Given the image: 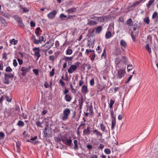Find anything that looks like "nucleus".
<instances>
[{
  "instance_id": "f257e3e1",
  "label": "nucleus",
  "mask_w": 158,
  "mask_h": 158,
  "mask_svg": "<svg viewBox=\"0 0 158 158\" xmlns=\"http://www.w3.org/2000/svg\"><path fill=\"white\" fill-rule=\"evenodd\" d=\"M70 113V110L69 108H65L63 111V116L62 117V119L63 121L66 120L68 118V116Z\"/></svg>"
},
{
  "instance_id": "f03ea898",
  "label": "nucleus",
  "mask_w": 158,
  "mask_h": 158,
  "mask_svg": "<svg viewBox=\"0 0 158 158\" xmlns=\"http://www.w3.org/2000/svg\"><path fill=\"white\" fill-rule=\"evenodd\" d=\"M125 73V70L124 69H121L118 70V73L116 74V77L118 79H121L123 77Z\"/></svg>"
},
{
  "instance_id": "7ed1b4c3",
  "label": "nucleus",
  "mask_w": 158,
  "mask_h": 158,
  "mask_svg": "<svg viewBox=\"0 0 158 158\" xmlns=\"http://www.w3.org/2000/svg\"><path fill=\"white\" fill-rule=\"evenodd\" d=\"M32 50L34 52L35 56L37 57L36 60H38V59L40 56L41 55L40 54V49L39 48L35 47L32 49Z\"/></svg>"
},
{
  "instance_id": "20e7f679",
  "label": "nucleus",
  "mask_w": 158,
  "mask_h": 158,
  "mask_svg": "<svg viewBox=\"0 0 158 158\" xmlns=\"http://www.w3.org/2000/svg\"><path fill=\"white\" fill-rule=\"evenodd\" d=\"M30 69V67H22L21 68V71L22 72V75L23 76H25L27 73L28 72Z\"/></svg>"
},
{
  "instance_id": "39448f33",
  "label": "nucleus",
  "mask_w": 158,
  "mask_h": 158,
  "mask_svg": "<svg viewBox=\"0 0 158 158\" xmlns=\"http://www.w3.org/2000/svg\"><path fill=\"white\" fill-rule=\"evenodd\" d=\"M77 66L75 65H71L68 70V72L69 74L72 73L77 69Z\"/></svg>"
},
{
  "instance_id": "423d86ee",
  "label": "nucleus",
  "mask_w": 158,
  "mask_h": 158,
  "mask_svg": "<svg viewBox=\"0 0 158 158\" xmlns=\"http://www.w3.org/2000/svg\"><path fill=\"white\" fill-rule=\"evenodd\" d=\"M56 14V10H54L48 14L47 16L50 19H52L55 17Z\"/></svg>"
},
{
  "instance_id": "0eeeda50",
  "label": "nucleus",
  "mask_w": 158,
  "mask_h": 158,
  "mask_svg": "<svg viewBox=\"0 0 158 158\" xmlns=\"http://www.w3.org/2000/svg\"><path fill=\"white\" fill-rule=\"evenodd\" d=\"M62 141L64 142V143L68 146H70L71 145L72 140L71 139L66 140V139H62Z\"/></svg>"
},
{
  "instance_id": "6e6552de",
  "label": "nucleus",
  "mask_w": 158,
  "mask_h": 158,
  "mask_svg": "<svg viewBox=\"0 0 158 158\" xmlns=\"http://www.w3.org/2000/svg\"><path fill=\"white\" fill-rule=\"evenodd\" d=\"M126 23L129 27L132 26L134 24L131 18L129 19L127 21Z\"/></svg>"
},
{
  "instance_id": "1a4fd4ad",
  "label": "nucleus",
  "mask_w": 158,
  "mask_h": 158,
  "mask_svg": "<svg viewBox=\"0 0 158 158\" xmlns=\"http://www.w3.org/2000/svg\"><path fill=\"white\" fill-rule=\"evenodd\" d=\"M0 13L1 15L9 19L10 17V15L6 11H0Z\"/></svg>"
},
{
  "instance_id": "9d476101",
  "label": "nucleus",
  "mask_w": 158,
  "mask_h": 158,
  "mask_svg": "<svg viewBox=\"0 0 158 158\" xmlns=\"http://www.w3.org/2000/svg\"><path fill=\"white\" fill-rule=\"evenodd\" d=\"M29 11V9L26 7H21L19 10V11L21 14L26 13Z\"/></svg>"
},
{
  "instance_id": "9b49d317",
  "label": "nucleus",
  "mask_w": 158,
  "mask_h": 158,
  "mask_svg": "<svg viewBox=\"0 0 158 158\" xmlns=\"http://www.w3.org/2000/svg\"><path fill=\"white\" fill-rule=\"evenodd\" d=\"M76 9L75 8L73 7L70 8L67 10H66V11L68 13V14H72L75 12L76 11Z\"/></svg>"
},
{
  "instance_id": "f8f14e48",
  "label": "nucleus",
  "mask_w": 158,
  "mask_h": 158,
  "mask_svg": "<svg viewBox=\"0 0 158 158\" xmlns=\"http://www.w3.org/2000/svg\"><path fill=\"white\" fill-rule=\"evenodd\" d=\"M93 133L97 135L100 136L101 137L102 136V134L100 131H98L97 130L95 129L93 131Z\"/></svg>"
},
{
  "instance_id": "ddd939ff",
  "label": "nucleus",
  "mask_w": 158,
  "mask_h": 158,
  "mask_svg": "<svg viewBox=\"0 0 158 158\" xmlns=\"http://www.w3.org/2000/svg\"><path fill=\"white\" fill-rule=\"evenodd\" d=\"M120 44L122 46V48L123 49V48H126L127 46V44L126 42L123 40H121L120 42Z\"/></svg>"
},
{
  "instance_id": "4468645a",
  "label": "nucleus",
  "mask_w": 158,
  "mask_h": 158,
  "mask_svg": "<svg viewBox=\"0 0 158 158\" xmlns=\"http://www.w3.org/2000/svg\"><path fill=\"white\" fill-rule=\"evenodd\" d=\"M81 91L84 94H86L88 92L87 87L85 85H83L81 88Z\"/></svg>"
},
{
  "instance_id": "2eb2a0df",
  "label": "nucleus",
  "mask_w": 158,
  "mask_h": 158,
  "mask_svg": "<svg viewBox=\"0 0 158 158\" xmlns=\"http://www.w3.org/2000/svg\"><path fill=\"white\" fill-rule=\"evenodd\" d=\"M102 30V27L101 26H98L95 30V32L97 34L100 33Z\"/></svg>"
},
{
  "instance_id": "dca6fc26",
  "label": "nucleus",
  "mask_w": 158,
  "mask_h": 158,
  "mask_svg": "<svg viewBox=\"0 0 158 158\" xmlns=\"http://www.w3.org/2000/svg\"><path fill=\"white\" fill-rule=\"evenodd\" d=\"M131 28L133 29V31H135L139 30V27L137 24L136 23H134V24L131 27Z\"/></svg>"
},
{
  "instance_id": "f3484780",
  "label": "nucleus",
  "mask_w": 158,
  "mask_h": 158,
  "mask_svg": "<svg viewBox=\"0 0 158 158\" xmlns=\"http://www.w3.org/2000/svg\"><path fill=\"white\" fill-rule=\"evenodd\" d=\"M97 19L101 22H103L104 21L105 19H106L107 17L106 16H103L100 17H97Z\"/></svg>"
},
{
  "instance_id": "a211bd4d",
  "label": "nucleus",
  "mask_w": 158,
  "mask_h": 158,
  "mask_svg": "<svg viewBox=\"0 0 158 158\" xmlns=\"http://www.w3.org/2000/svg\"><path fill=\"white\" fill-rule=\"evenodd\" d=\"M65 99L68 102H70L72 98L69 94H66L64 97Z\"/></svg>"
},
{
  "instance_id": "6ab92c4d",
  "label": "nucleus",
  "mask_w": 158,
  "mask_h": 158,
  "mask_svg": "<svg viewBox=\"0 0 158 158\" xmlns=\"http://www.w3.org/2000/svg\"><path fill=\"white\" fill-rule=\"evenodd\" d=\"M112 36L111 33L110 31H107L105 34V37L106 39L110 38Z\"/></svg>"
},
{
  "instance_id": "aec40b11",
  "label": "nucleus",
  "mask_w": 158,
  "mask_h": 158,
  "mask_svg": "<svg viewBox=\"0 0 158 158\" xmlns=\"http://www.w3.org/2000/svg\"><path fill=\"white\" fill-rule=\"evenodd\" d=\"M4 75L6 76V77H7L9 78H13L14 77V74L12 73H5L4 74Z\"/></svg>"
},
{
  "instance_id": "412c9836",
  "label": "nucleus",
  "mask_w": 158,
  "mask_h": 158,
  "mask_svg": "<svg viewBox=\"0 0 158 158\" xmlns=\"http://www.w3.org/2000/svg\"><path fill=\"white\" fill-rule=\"evenodd\" d=\"M41 32V30L40 27H37L35 31V33L36 35V36H38L40 35V32Z\"/></svg>"
},
{
  "instance_id": "4be33fe9",
  "label": "nucleus",
  "mask_w": 158,
  "mask_h": 158,
  "mask_svg": "<svg viewBox=\"0 0 158 158\" xmlns=\"http://www.w3.org/2000/svg\"><path fill=\"white\" fill-rule=\"evenodd\" d=\"M83 133L86 135H89L90 134L89 127H88L86 129L83 130Z\"/></svg>"
},
{
  "instance_id": "5701e85b",
  "label": "nucleus",
  "mask_w": 158,
  "mask_h": 158,
  "mask_svg": "<svg viewBox=\"0 0 158 158\" xmlns=\"http://www.w3.org/2000/svg\"><path fill=\"white\" fill-rule=\"evenodd\" d=\"M49 42H46L44 45L43 46V47H44L45 48H47V49L46 50V51H47V50L49 49H50L51 47H52V46H50V45H49Z\"/></svg>"
},
{
  "instance_id": "b1692460",
  "label": "nucleus",
  "mask_w": 158,
  "mask_h": 158,
  "mask_svg": "<svg viewBox=\"0 0 158 158\" xmlns=\"http://www.w3.org/2000/svg\"><path fill=\"white\" fill-rule=\"evenodd\" d=\"M9 78H8L7 77H6V76L4 75V83L6 84H8L10 83V81L9 80Z\"/></svg>"
},
{
  "instance_id": "393cba45",
  "label": "nucleus",
  "mask_w": 158,
  "mask_h": 158,
  "mask_svg": "<svg viewBox=\"0 0 158 158\" xmlns=\"http://www.w3.org/2000/svg\"><path fill=\"white\" fill-rule=\"evenodd\" d=\"M143 0H139V1H136L131 6L133 8H135Z\"/></svg>"
},
{
  "instance_id": "a878e982",
  "label": "nucleus",
  "mask_w": 158,
  "mask_h": 158,
  "mask_svg": "<svg viewBox=\"0 0 158 158\" xmlns=\"http://www.w3.org/2000/svg\"><path fill=\"white\" fill-rule=\"evenodd\" d=\"M74 144V148L75 150H77L78 148V147L77 144V141L76 140H75L73 141Z\"/></svg>"
},
{
  "instance_id": "bb28decb",
  "label": "nucleus",
  "mask_w": 158,
  "mask_h": 158,
  "mask_svg": "<svg viewBox=\"0 0 158 158\" xmlns=\"http://www.w3.org/2000/svg\"><path fill=\"white\" fill-rule=\"evenodd\" d=\"M10 43L12 44L16 45L18 43L17 40H15L14 39H12L10 40Z\"/></svg>"
},
{
  "instance_id": "cd10ccee",
  "label": "nucleus",
  "mask_w": 158,
  "mask_h": 158,
  "mask_svg": "<svg viewBox=\"0 0 158 158\" xmlns=\"http://www.w3.org/2000/svg\"><path fill=\"white\" fill-rule=\"evenodd\" d=\"M116 121H112L111 129L112 130H113L114 129V127L116 125Z\"/></svg>"
},
{
  "instance_id": "c85d7f7f",
  "label": "nucleus",
  "mask_w": 158,
  "mask_h": 158,
  "mask_svg": "<svg viewBox=\"0 0 158 158\" xmlns=\"http://www.w3.org/2000/svg\"><path fill=\"white\" fill-rule=\"evenodd\" d=\"M155 0H150L148 3L147 4V7L148 8H149L151 5H152L154 2Z\"/></svg>"
},
{
  "instance_id": "c756f323",
  "label": "nucleus",
  "mask_w": 158,
  "mask_h": 158,
  "mask_svg": "<svg viewBox=\"0 0 158 158\" xmlns=\"http://www.w3.org/2000/svg\"><path fill=\"white\" fill-rule=\"evenodd\" d=\"M44 136L45 137H48L50 135V134L47 132V130L46 128L44 130Z\"/></svg>"
},
{
  "instance_id": "7c9ffc66",
  "label": "nucleus",
  "mask_w": 158,
  "mask_h": 158,
  "mask_svg": "<svg viewBox=\"0 0 158 158\" xmlns=\"http://www.w3.org/2000/svg\"><path fill=\"white\" fill-rule=\"evenodd\" d=\"M73 58V56H71V57H67V56H65L64 58V60L66 61H71L72 60Z\"/></svg>"
},
{
  "instance_id": "2f4dec72",
  "label": "nucleus",
  "mask_w": 158,
  "mask_h": 158,
  "mask_svg": "<svg viewBox=\"0 0 158 158\" xmlns=\"http://www.w3.org/2000/svg\"><path fill=\"white\" fill-rule=\"evenodd\" d=\"M100 129L103 131H105L106 126L103 124L100 125Z\"/></svg>"
},
{
  "instance_id": "473e14b6",
  "label": "nucleus",
  "mask_w": 158,
  "mask_h": 158,
  "mask_svg": "<svg viewBox=\"0 0 158 158\" xmlns=\"http://www.w3.org/2000/svg\"><path fill=\"white\" fill-rule=\"evenodd\" d=\"M88 109H89V112L91 114H92L93 113V106H92V105H91L90 106H89V107L87 108V110H88Z\"/></svg>"
},
{
  "instance_id": "72a5a7b5",
  "label": "nucleus",
  "mask_w": 158,
  "mask_h": 158,
  "mask_svg": "<svg viewBox=\"0 0 158 158\" xmlns=\"http://www.w3.org/2000/svg\"><path fill=\"white\" fill-rule=\"evenodd\" d=\"M139 34V31H132V33L131 34V35H133L135 36H137Z\"/></svg>"
},
{
  "instance_id": "f704fd0d",
  "label": "nucleus",
  "mask_w": 158,
  "mask_h": 158,
  "mask_svg": "<svg viewBox=\"0 0 158 158\" xmlns=\"http://www.w3.org/2000/svg\"><path fill=\"white\" fill-rule=\"evenodd\" d=\"M145 47L149 53H151V48L149 47L148 44H146Z\"/></svg>"
},
{
  "instance_id": "c9c22d12",
  "label": "nucleus",
  "mask_w": 158,
  "mask_h": 158,
  "mask_svg": "<svg viewBox=\"0 0 158 158\" xmlns=\"http://www.w3.org/2000/svg\"><path fill=\"white\" fill-rule=\"evenodd\" d=\"M73 53V51L70 49H68L66 50V54L68 55H70Z\"/></svg>"
},
{
  "instance_id": "e433bc0d",
  "label": "nucleus",
  "mask_w": 158,
  "mask_h": 158,
  "mask_svg": "<svg viewBox=\"0 0 158 158\" xmlns=\"http://www.w3.org/2000/svg\"><path fill=\"white\" fill-rule=\"evenodd\" d=\"M24 123L21 120H19L18 121V123H17V125L20 126V127H23L24 126Z\"/></svg>"
},
{
  "instance_id": "4c0bfd02",
  "label": "nucleus",
  "mask_w": 158,
  "mask_h": 158,
  "mask_svg": "<svg viewBox=\"0 0 158 158\" xmlns=\"http://www.w3.org/2000/svg\"><path fill=\"white\" fill-rule=\"evenodd\" d=\"M115 102V101L113 100H110V103L109 104V107L110 108H112Z\"/></svg>"
},
{
  "instance_id": "58836bf2",
  "label": "nucleus",
  "mask_w": 158,
  "mask_h": 158,
  "mask_svg": "<svg viewBox=\"0 0 158 158\" xmlns=\"http://www.w3.org/2000/svg\"><path fill=\"white\" fill-rule=\"evenodd\" d=\"M59 83L61 85L62 87H63L65 85V84L63 81L62 79H60Z\"/></svg>"
},
{
  "instance_id": "ea45409f",
  "label": "nucleus",
  "mask_w": 158,
  "mask_h": 158,
  "mask_svg": "<svg viewBox=\"0 0 158 158\" xmlns=\"http://www.w3.org/2000/svg\"><path fill=\"white\" fill-rule=\"evenodd\" d=\"M104 57V58L105 59L106 58V50L105 48L104 49L103 53L101 55L102 57Z\"/></svg>"
},
{
  "instance_id": "a19ab883",
  "label": "nucleus",
  "mask_w": 158,
  "mask_h": 158,
  "mask_svg": "<svg viewBox=\"0 0 158 158\" xmlns=\"http://www.w3.org/2000/svg\"><path fill=\"white\" fill-rule=\"evenodd\" d=\"M89 25H95L97 24V22L91 20L88 23Z\"/></svg>"
},
{
  "instance_id": "79ce46f5",
  "label": "nucleus",
  "mask_w": 158,
  "mask_h": 158,
  "mask_svg": "<svg viewBox=\"0 0 158 158\" xmlns=\"http://www.w3.org/2000/svg\"><path fill=\"white\" fill-rule=\"evenodd\" d=\"M104 152L106 154H110L111 151L109 148H106L104 150Z\"/></svg>"
},
{
  "instance_id": "37998d69",
  "label": "nucleus",
  "mask_w": 158,
  "mask_h": 158,
  "mask_svg": "<svg viewBox=\"0 0 158 158\" xmlns=\"http://www.w3.org/2000/svg\"><path fill=\"white\" fill-rule=\"evenodd\" d=\"M12 70V69L9 66L7 67L5 69V71L6 72H11Z\"/></svg>"
},
{
  "instance_id": "c03bdc74",
  "label": "nucleus",
  "mask_w": 158,
  "mask_h": 158,
  "mask_svg": "<svg viewBox=\"0 0 158 158\" xmlns=\"http://www.w3.org/2000/svg\"><path fill=\"white\" fill-rule=\"evenodd\" d=\"M144 21L147 24H148L149 23L150 20L148 17L145 18L144 19Z\"/></svg>"
},
{
  "instance_id": "a18cd8bd",
  "label": "nucleus",
  "mask_w": 158,
  "mask_h": 158,
  "mask_svg": "<svg viewBox=\"0 0 158 158\" xmlns=\"http://www.w3.org/2000/svg\"><path fill=\"white\" fill-rule=\"evenodd\" d=\"M17 23L19 27H24V25L23 23L22 20Z\"/></svg>"
},
{
  "instance_id": "49530a36",
  "label": "nucleus",
  "mask_w": 158,
  "mask_h": 158,
  "mask_svg": "<svg viewBox=\"0 0 158 158\" xmlns=\"http://www.w3.org/2000/svg\"><path fill=\"white\" fill-rule=\"evenodd\" d=\"M55 69H52V71L49 73L51 77H53L54 74Z\"/></svg>"
},
{
  "instance_id": "de8ad7c7",
  "label": "nucleus",
  "mask_w": 158,
  "mask_h": 158,
  "mask_svg": "<svg viewBox=\"0 0 158 158\" xmlns=\"http://www.w3.org/2000/svg\"><path fill=\"white\" fill-rule=\"evenodd\" d=\"M94 78H92L90 81V84L91 86L94 85Z\"/></svg>"
},
{
  "instance_id": "09e8293b",
  "label": "nucleus",
  "mask_w": 158,
  "mask_h": 158,
  "mask_svg": "<svg viewBox=\"0 0 158 158\" xmlns=\"http://www.w3.org/2000/svg\"><path fill=\"white\" fill-rule=\"evenodd\" d=\"M158 15V14L157 12L156 11L154 12L152 16V19H155L156 17H157V16Z\"/></svg>"
},
{
  "instance_id": "8fccbe9b",
  "label": "nucleus",
  "mask_w": 158,
  "mask_h": 158,
  "mask_svg": "<svg viewBox=\"0 0 158 158\" xmlns=\"http://www.w3.org/2000/svg\"><path fill=\"white\" fill-rule=\"evenodd\" d=\"M6 101L8 102H11V98L10 96L9 97L6 96Z\"/></svg>"
},
{
  "instance_id": "3c124183",
  "label": "nucleus",
  "mask_w": 158,
  "mask_h": 158,
  "mask_svg": "<svg viewBox=\"0 0 158 158\" xmlns=\"http://www.w3.org/2000/svg\"><path fill=\"white\" fill-rule=\"evenodd\" d=\"M13 65L14 67H16L18 65V63L17 62L16 60V59H14L13 60Z\"/></svg>"
},
{
  "instance_id": "603ef678",
  "label": "nucleus",
  "mask_w": 158,
  "mask_h": 158,
  "mask_svg": "<svg viewBox=\"0 0 158 158\" xmlns=\"http://www.w3.org/2000/svg\"><path fill=\"white\" fill-rule=\"evenodd\" d=\"M33 71L36 75H39V71L38 69H34L33 70Z\"/></svg>"
},
{
  "instance_id": "864d4df0",
  "label": "nucleus",
  "mask_w": 158,
  "mask_h": 158,
  "mask_svg": "<svg viewBox=\"0 0 158 158\" xmlns=\"http://www.w3.org/2000/svg\"><path fill=\"white\" fill-rule=\"evenodd\" d=\"M132 68L133 67L132 65H128L127 67V69L128 70V71L132 70Z\"/></svg>"
},
{
  "instance_id": "5fc2aeb1",
  "label": "nucleus",
  "mask_w": 158,
  "mask_h": 158,
  "mask_svg": "<svg viewBox=\"0 0 158 158\" xmlns=\"http://www.w3.org/2000/svg\"><path fill=\"white\" fill-rule=\"evenodd\" d=\"M87 148L89 150H91L93 146L90 144H88L86 145Z\"/></svg>"
},
{
  "instance_id": "6e6d98bb",
  "label": "nucleus",
  "mask_w": 158,
  "mask_h": 158,
  "mask_svg": "<svg viewBox=\"0 0 158 158\" xmlns=\"http://www.w3.org/2000/svg\"><path fill=\"white\" fill-rule=\"evenodd\" d=\"M60 17L61 18V19H63L67 18V16L66 15H65L64 14H61L60 15Z\"/></svg>"
},
{
  "instance_id": "4d7b16f0",
  "label": "nucleus",
  "mask_w": 158,
  "mask_h": 158,
  "mask_svg": "<svg viewBox=\"0 0 158 158\" xmlns=\"http://www.w3.org/2000/svg\"><path fill=\"white\" fill-rule=\"evenodd\" d=\"M35 123L38 127H41V123L39 121H37Z\"/></svg>"
},
{
  "instance_id": "13d9d810",
  "label": "nucleus",
  "mask_w": 158,
  "mask_h": 158,
  "mask_svg": "<svg viewBox=\"0 0 158 158\" xmlns=\"http://www.w3.org/2000/svg\"><path fill=\"white\" fill-rule=\"evenodd\" d=\"M0 136L2 139H4L5 137V135L4 133L2 132H0Z\"/></svg>"
},
{
  "instance_id": "bf43d9fd",
  "label": "nucleus",
  "mask_w": 158,
  "mask_h": 158,
  "mask_svg": "<svg viewBox=\"0 0 158 158\" xmlns=\"http://www.w3.org/2000/svg\"><path fill=\"white\" fill-rule=\"evenodd\" d=\"M17 59L19 64L20 65L22 64L23 63V60H22L20 59L19 58H17Z\"/></svg>"
},
{
  "instance_id": "052dcab7",
  "label": "nucleus",
  "mask_w": 158,
  "mask_h": 158,
  "mask_svg": "<svg viewBox=\"0 0 158 158\" xmlns=\"http://www.w3.org/2000/svg\"><path fill=\"white\" fill-rule=\"evenodd\" d=\"M127 59L124 56H123L122 58V61L124 63H125Z\"/></svg>"
},
{
  "instance_id": "680f3d73",
  "label": "nucleus",
  "mask_w": 158,
  "mask_h": 158,
  "mask_svg": "<svg viewBox=\"0 0 158 158\" xmlns=\"http://www.w3.org/2000/svg\"><path fill=\"white\" fill-rule=\"evenodd\" d=\"M13 18L15 19L16 20V21L18 19H19L20 17H19L18 15H15L13 16Z\"/></svg>"
},
{
  "instance_id": "e2e57ef3",
  "label": "nucleus",
  "mask_w": 158,
  "mask_h": 158,
  "mask_svg": "<svg viewBox=\"0 0 158 158\" xmlns=\"http://www.w3.org/2000/svg\"><path fill=\"white\" fill-rule=\"evenodd\" d=\"M30 25L31 27H34L35 26V23L33 21H31L30 22Z\"/></svg>"
},
{
  "instance_id": "0e129e2a",
  "label": "nucleus",
  "mask_w": 158,
  "mask_h": 158,
  "mask_svg": "<svg viewBox=\"0 0 158 158\" xmlns=\"http://www.w3.org/2000/svg\"><path fill=\"white\" fill-rule=\"evenodd\" d=\"M120 60L118 58H116L115 60V63L116 64H118L120 63Z\"/></svg>"
},
{
  "instance_id": "69168bd1",
  "label": "nucleus",
  "mask_w": 158,
  "mask_h": 158,
  "mask_svg": "<svg viewBox=\"0 0 158 158\" xmlns=\"http://www.w3.org/2000/svg\"><path fill=\"white\" fill-rule=\"evenodd\" d=\"M54 56H49V60L51 61H53L54 60Z\"/></svg>"
},
{
  "instance_id": "338daca9",
  "label": "nucleus",
  "mask_w": 158,
  "mask_h": 158,
  "mask_svg": "<svg viewBox=\"0 0 158 158\" xmlns=\"http://www.w3.org/2000/svg\"><path fill=\"white\" fill-rule=\"evenodd\" d=\"M96 50L98 53H100L101 52V50L100 49L99 46H98L96 48Z\"/></svg>"
},
{
  "instance_id": "774afa93",
  "label": "nucleus",
  "mask_w": 158,
  "mask_h": 158,
  "mask_svg": "<svg viewBox=\"0 0 158 158\" xmlns=\"http://www.w3.org/2000/svg\"><path fill=\"white\" fill-rule=\"evenodd\" d=\"M95 56H96L95 54L94 53L93 54V55L92 56V57L91 58V60H94Z\"/></svg>"
}]
</instances>
